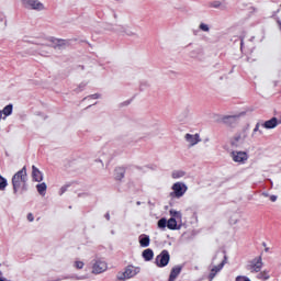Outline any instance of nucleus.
<instances>
[{
	"label": "nucleus",
	"instance_id": "f257e3e1",
	"mask_svg": "<svg viewBox=\"0 0 281 281\" xmlns=\"http://www.w3.org/2000/svg\"><path fill=\"white\" fill-rule=\"evenodd\" d=\"M12 186L14 194L23 193L27 190V168L23 167L12 177Z\"/></svg>",
	"mask_w": 281,
	"mask_h": 281
},
{
	"label": "nucleus",
	"instance_id": "f03ea898",
	"mask_svg": "<svg viewBox=\"0 0 281 281\" xmlns=\"http://www.w3.org/2000/svg\"><path fill=\"white\" fill-rule=\"evenodd\" d=\"M172 192L170 193V196L175 199H181L186 192H188V186L183 182H176L171 187Z\"/></svg>",
	"mask_w": 281,
	"mask_h": 281
},
{
	"label": "nucleus",
	"instance_id": "7ed1b4c3",
	"mask_svg": "<svg viewBox=\"0 0 281 281\" xmlns=\"http://www.w3.org/2000/svg\"><path fill=\"white\" fill-rule=\"evenodd\" d=\"M262 265V257H257L248 262L246 269L250 271V273H260Z\"/></svg>",
	"mask_w": 281,
	"mask_h": 281
},
{
	"label": "nucleus",
	"instance_id": "20e7f679",
	"mask_svg": "<svg viewBox=\"0 0 281 281\" xmlns=\"http://www.w3.org/2000/svg\"><path fill=\"white\" fill-rule=\"evenodd\" d=\"M247 135H249V126H246L241 130V132L237 133L233 139L232 145L233 146H240V144H244L245 139H247Z\"/></svg>",
	"mask_w": 281,
	"mask_h": 281
},
{
	"label": "nucleus",
	"instance_id": "39448f33",
	"mask_svg": "<svg viewBox=\"0 0 281 281\" xmlns=\"http://www.w3.org/2000/svg\"><path fill=\"white\" fill-rule=\"evenodd\" d=\"M139 273V268L134 266H127L125 271L117 276L120 280H130V278H135Z\"/></svg>",
	"mask_w": 281,
	"mask_h": 281
},
{
	"label": "nucleus",
	"instance_id": "423d86ee",
	"mask_svg": "<svg viewBox=\"0 0 281 281\" xmlns=\"http://www.w3.org/2000/svg\"><path fill=\"white\" fill-rule=\"evenodd\" d=\"M168 262H170V252H168V250H162L156 257V265L157 267H168Z\"/></svg>",
	"mask_w": 281,
	"mask_h": 281
},
{
	"label": "nucleus",
	"instance_id": "0eeeda50",
	"mask_svg": "<svg viewBox=\"0 0 281 281\" xmlns=\"http://www.w3.org/2000/svg\"><path fill=\"white\" fill-rule=\"evenodd\" d=\"M109 269V266L103 260H97L92 266V273H104Z\"/></svg>",
	"mask_w": 281,
	"mask_h": 281
},
{
	"label": "nucleus",
	"instance_id": "6e6552de",
	"mask_svg": "<svg viewBox=\"0 0 281 281\" xmlns=\"http://www.w3.org/2000/svg\"><path fill=\"white\" fill-rule=\"evenodd\" d=\"M231 155L233 161H236L237 164H245V161L249 159V156L245 151H233Z\"/></svg>",
	"mask_w": 281,
	"mask_h": 281
},
{
	"label": "nucleus",
	"instance_id": "1a4fd4ad",
	"mask_svg": "<svg viewBox=\"0 0 281 281\" xmlns=\"http://www.w3.org/2000/svg\"><path fill=\"white\" fill-rule=\"evenodd\" d=\"M279 124H281V117L278 120V117H272L268 121H266L265 123H262V127L267 128V130H271V128H276L277 126H279Z\"/></svg>",
	"mask_w": 281,
	"mask_h": 281
},
{
	"label": "nucleus",
	"instance_id": "9d476101",
	"mask_svg": "<svg viewBox=\"0 0 281 281\" xmlns=\"http://www.w3.org/2000/svg\"><path fill=\"white\" fill-rule=\"evenodd\" d=\"M184 139L190 144V146H196L201 142V136L199 134H186Z\"/></svg>",
	"mask_w": 281,
	"mask_h": 281
},
{
	"label": "nucleus",
	"instance_id": "9b49d317",
	"mask_svg": "<svg viewBox=\"0 0 281 281\" xmlns=\"http://www.w3.org/2000/svg\"><path fill=\"white\" fill-rule=\"evenodd\" d=\"M26 8H31V10H45V4H43L41 1L38 0H31L29 2V4H26Z\"/></svg>",
	"mask_w": 281,
	"mask_h": 281
},
{
	"label": "nucleus",
	"instance_id": "f8f14e48",
	"mask_svg": "<svg viewBox=\"0 0 281 281\" xmlns=\"http://www.w3.org/2000/svg\"><path fill=\"white\" fill-rule=\"evenodd\" d=\"M225 267V260L222 261L218 266H214L209 274V280L212 281L216 278V273Z\"/></svg>",
	"mask_w": 281,
	"mask_h": 281
},
{
	"label": "nucleus",
	"instance_id": "ddd939ff",
	"mask_svg": "<svg viewBox=\"0 0 281 281\" xmlns=\"http://www.w3.org/2000/svg\"><path fill=\"white\" fill-rule=\"evenodd\" d=\"M32 177L34 181H37V183L43 181V172H41L36 166H32Z\"/></svg>",
	"mask_w": 281,
	"mask_h": 281
},
{
	"label": "nucleus",
	"instance_id": "4468645a",
	"mask_svg": "<svg viewBox=\"0 0 281 281\" xmlns=\"http://www.w3.org/2000/svg\"><path fill=\"white\" fill-rule=\"evenodd\" d=\"M183 267L181 266H176L171 269L170 276H169V281H176L177 278H179V273H181V270Z\"/></svg>",
	"mask_w": 281,
	"mask_h": 281
},
{
	"label": "nucleus",
	"instance_id": "2eb2a0df",
	"mask_svg": "<svg viewBox=\"0 0 281 281\" xmlns=\"http://www.w3.org/2000/svg\"><path fill=\"white\" fill-rule=\"evenodd\" d=\"M125 172H126V170H124V168L117 167L115 169V173H114L116 181H122V179H124Z\"/></svg>",
	"mask_w": 281,
	"mask_h": 281
},
{
	"label": "nucleus",
	"instance_id": "dca6fc26",
	"mask_svg": "<svg viewBox=\"0 0 281 281\" xmlns=\"http://www.w3.org/2000/svg\"><path fill=\"white\" fill-rule=\"evenodd\" d=\"M139 245L140 247H148V245H150V237L147 235H140Z\"/></svg>",
	"mask_w": 281,
	"mask_h": 281
},
{
	"label": "nucleus",
	"instance_id": "f3484780",
	"mask_svg": "<svg viewBox=\"0 0 281 281\" xmlns=\"http://www.w3.org/2000/svg\"><path fill=\"white\" fill-rule=\"evenodd\" d=\"M36 190L41 196H45V192H47V184L45 182H42L36 186Z\"/></svg>",
	"mask_w": 281,
	"mask_h": 281
},
{
	"label": "nucleus",
	"instance_id": "a211bd4d",
	"mask_svg": "<svg viewBox=\"0 0 281 281\" xmlns=\"http://www.w3.org/2000/svg\"><path fill=\"white\" fill-rule=\"evenodd\" d=\"M155 256V254L153 252V249L148 248V249H145L143 251V258L144 260L146 261H149V260H153V257Z\"/></svg>",
	"mask_w": 281,
	"mask_h": 281
},
{
	"label": "nucleus",
	"instance_id": "6ab92c4d",
	"mask_svg": "<svg viewBox=\"0 0 281 281\" xmlns=\"http://www.w3.org/2000/svg\"><path fill=\"white\" fill-rule=\"evenodd\" d=\"M172 179H181V177H186V171L183 170H175L171 173Z\"/></svg>",
	"mask_w": 281,
	"mask_h": 281
},
{
	"label": "nucleus",
	"instance_id": "aec40b11",
	"mask_svg": "<svg viewBox=\"0 0 281 281\" xmlns=\"http://www.w3.org/2000/svg\"><path fill=\"white\" fill-rule=\"evenodd\" d=\"M168 229H177V220L175 217H171L167 222Z\"/></svg>",
	"mask_w": 281,
	"mask_h": 281
},
{
	"label": "nucleus",
	"instance_id": "412c9836",
	"mask_svg": "<svg viewBox=\"0 0 281 281\" xmlns=\"http://www.w3.org/2000/svg\"><path fill=\"white\" fill-rule=\"evenodd\" d=\"M0 113H2L4 117H8V115H12V104L4 106V109L0 111Z\"/></svg>",
	"mask_w": 281,
	"mask_h": 281
},
{
	"label": "nucleus",
	"instance_id": "4be33fe9",
	"mask_svg": "<svg viewBox=\"0 0 281 281\" xmlns=\"http://www.w3.org/2000/svg\"><path fill=\"white\" fill-rule=\"evenodd\" d=\"M50 43L52 47H63L65 45L64 40H52Z\"/></svg>",
	"mask_w": 281,
	"mask_h": 281
},
{
	"label": "nucleus",
	"instance_id": "5701e85b",
	"mask_svg": "<svg viewBox=\"0 0 281 281\" xmlns=\"http://www.w3.org/2000/svg\"><path fill=\"white\" fill-rule=\"evenodd\" d=\"M5 188H8V180H5V178L0 176V190L3 191L5 190Z\"/></svg>",
	"mask_w": 281,
	"mask_h": 281
},
{
	"label": "nucleus",
	"instance_id": "b1692460",
	"mask_svg": "<svg viewBox=\"0 0 281 281\" xmlns=\"http://www.w3.org/2000/svg\"><path fill=\"white\" fill-rule=\"evenodd\" d=\"M171 218H175L176 221H181V212L178 211H170Z\"/></svg>",
	"mask_w": 281,
	"mask_h": 281
},
{
	"label": "nucleus",
	"instance_id": "393cba45",
	"mask_svg": "<svg viewBox=\"0 0 281 281\" xmlns=\"http://www.w3.org/2000/svg\"><path fill=\"white\" fill-rule=\"evenodd\" d=\"M167 226H168V221H166V218H161L158 221L159 229H166Z\"/></svg>",
	"mask_w": 281,
	"mask_h": 281
},
{
	"label": "nucleus",
	"instance_id": "a878e982",
	"mask_svg": "<svg viewBox=\"0 0 281 281\" xmlns=\"http://www.w3.org/2000/svg\"><path fill=\"white\" fill-rule=\"evenodd\" d=\"M200 30H202V32H210V26L205 23H201Z\"/></svg>",
	"mask_w": 281,
	"mask_h": 281
},
{
	"label": "nucleus",
	"instance_id": "bb28decb",
	"mask_svg": "<svg viewBox=\"0 0 281 281\" xmlns=\"http://www.w3.org/2000/svg\"><path fill=\"white\" fill-rule=\"evenodd\" d=\"M259 278H260L261 280H269V272H267V271L261 272V273L259 274Z\"/></svg>",
	"mask_w": 281,
	"mask_h": 281
},
{
	"label": "nucleus",
	"instance_id": "cd10ccee",
	"mask_svg": "<svg viewBox=\"0 0 281 281\" xmlns=\"http://www.w3.org/2000/svg\"><path fill=\"white\" fill-rule=\"evenodd\" d=\"M75 267H76V269H82V267H85V262H82V261H76V262H75Z\"/></svg>",
	"mask_w": 281,
	"mask_h": 281
},
{
	"label": "nucleus",
	"instance_id": "c85d7f7f",
	"mask_svg": "<svg viewBox=\"0 0 281 281\" xmlns=\"http://www.w3.org/2000/svg\"><path fill=\"white\" fill-rule=\"evenodd\" d=\"M235 281H251V280H249V278L245 276H238Z\"/></svg>",
	"mask_w": 281,
	"mask_h": 281
},
{
	"label": "nucleus",
	"instance_id": "c756f323",
	"mask_svg": "<svg viewBox=\"0 0 281 281\" xmlns=\"http://www.w3.org/2000/svg\"><path fill=\"white\" fill-rule=\"evenodd\" d=\"M260 131V123H257L254 131H252V137Z\"/></svg>",
	"mask_w": 281,
	"mask_h": 281
},
{
	"label": "nucleus",
	"instance_id": "7c9ffc66",
	"mask_svg": "<svg viewBox=\"0 0 281 281\" xmlns=\"http://www.w3.org/2000/svg\"><path fill=\"white\" fill-rule=\"evenodd\" d=\"M213 8H221V2L220 1H215L212 3Z\"/></svg>",
	"mask_w": 281,
	"mask_h": 281
},
{
	"label": "nucleus",
	"instance_id": "2f4dec72",
	"mask_svg": "<svg viewBox=\"0 0 281 281\" xmlns=\"http://www.w3.org/2000/svg\"><path fill=\"white\" fill-rule=\"evenodd\" d=\"M27 221H30V223H32V221H34V215L32 213L27 214Z\"/></svg>",
	"mask_w": 281,
	"mask_h": 281
},
{
	"label": "nucleus",
	"instance_id": "473e14b6",
	"mask_svg": "<svg viewBox=\"0 0 281 281\" xmlns=\"http://www.w3.org/2000/svg\"><path fill=\"white\" fill-rule=\"evenodd\" d=\"M270 201H272V203H276V201H278V196L271 195V196H270Z\"/></svg>",
	"mask_w": 281,
	"mask_h": 281
},
{
	"label": "nucleus",
	"instance_id": "72a5a7b5",
	"mask_svg": "<svg viewBox=\"0 0 281 281\" xmlns=\"http://www.w3.org/2000/svg\"><path fill=\"white\" fill-rule=\"evenodd\" d=\"M65 192H67V187H61L60 194H65Z\"/></svg>",
	"mask_w": 281,
	"mask_h": 281
},
{
	"label": "nucleus",
	"instance_id": "f704fd0d",
	"mask_svg": "<svg viewBox=\"0 0 281 281\" xmlns=\"http://www.w3.org/2000/svg\"><path fill=\"white\" fill-rule=\"evenodd\" d=\"M0 281H8V279L3 278V272H0Z\"/></svg>",
	"mask_w": 281,
	"mask_h": 281
},
{
	"label": "nucleus",
	"instance_id": "c9c22d12",
	"mask_svg": "<svg viewBox=\"0 0 281 281\" xmlns=\"http://www.w3.org/2000/svg\"><path fill=\"white\" fill-rule=\"evenodd\" d=\"M90 98H92L93 100H98L100 98V95L98 94H92Z\"/></svg>",
	"mask_w": 281,
	"mask_h": 281
},
{
	"label": "nucleus",
	"instance_id": "e433bc0d",
	"mask_svg": "<svg viewBox=\"0 0 281 281\" xmlns=\"http://www.w3.org/2000/svg\"><path fill=\"white\" fill-rule=\"evenodd\" d=\"M32 0H22V3L24 4V5H27L29 4V2H31Z\"/></svg>",
	"mask_w": 281,
	"mask_h": 281
},
{
	"label": "nucleus",
	"instance_id": "4c0bfd02",
	"mask_svg": "<svg viewBox=\"0 0 281 281\" xmlns=\"http://www.w3.org/2000/svg\"><path fill=\"white\" fill-rule=\"evenodd\" d=\"M106 221H111V215L109 213L105 214Z\"/></svg>",
	"mask_w": 281,
	"mask_h": 281
},
{
	"label": "nucleus",
	"instance_id": "58836bf2",
	"mask_svg": "<svg viewBox=\"0 0 281 281\" xmlns=\"http://www.w3.org/2000/svg\"><path fill=\"white\" fill-rule=\"evenodd\" d=\"M238 116H227V120H236Z\"/></svg>",
	"mask_w": 281,
	"mask_h": 281
}]
</instances>
